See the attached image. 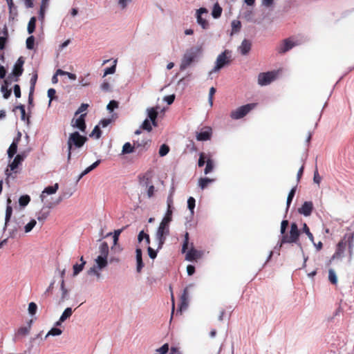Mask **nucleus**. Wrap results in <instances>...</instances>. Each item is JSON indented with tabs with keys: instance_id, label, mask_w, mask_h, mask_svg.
I'll return each instance as SVG.
<instances>
[{
	"instance_id": "13",
	"label": "nucleus",
	"mask_w": 354,
	"mask_h": 354,
	"mask_svg": "<svg viewBox=\"0 0 354 354\" xmlns=\"http://www.w3.org/2000/svg\"><path fill=\"white\" fill-rule=\"evenodd\" d=\"M189 303V297L188 294V288H185L184 289L183 293L180 297V304L179 307V310L180 312L185 311L187 310Z\"/></svg>"
},
{
	"instance_id": "32",
	"label": "nucleus",
	"mask_w": 354,
	"mask_h": 354,
	"mask_svg": "<svg viewBox=\"0 0 354 354\" xmlns=\"http://www.w3.org/2000/svg\"><path fill=\"white\" fill-rule=\"evenodd\" d=\"M62 333V330L58 328H51L45 335L44 339H46L49 336H58Z\"/></svg>"
},
{
	"instance_id": "55",
	"label": "nucleus",
	"mask_w": 354,
	"mask_h": 354,
	"mask_svg": "<svg viewBox=\"0 0 354 354\" xmlns=\"http://www.w3.org/2000/svg\"><path fill=\"white\" fill-rule=\"evenodd\" d=\"M118 107V102L115 100H111L109 102V103L107 104L106 109L109 112L113 111L115 109H117Z\"/></svg>"
},
{
	"instance_id": "26",
	"label": "nucleus",
	"mask_w": 354,
	"mask_h": 354,
	"mask_svg": "<svg viewBox=\"0 0 354 354\" xmlns=\"http://www.w3.org/2000/svg\"><path fill=\"white\" fill-rule=\"evenodd\" d=\"M30 330V323L28 326H23L19 328L16 333V338L26 337L29 334Z\"/></svg>"
},
{
	"instance_id": "16",
	"label": "nucleus",
	"mask_w": 354,
	"mask_h": 354,
	"mask_svg": "<svg viewBox=\"0 0 354 354\" xmlns=\"http://www.w3.org/2000/svg\"><path fill=\"white\" fill-rule=\"evenodd\" d=\"M208 15V10L205 8H201L196 12L197 22H206V17Z\"/></svg>"
},
{
	"instance_id": "11",
	"label": "nucleus",
	"mask_w": 354,
	"mask_h": 354,
	"mask_svg": "<svg viewBox=\"0 0 354 354\" xmlns=\"http://www.w3.org/2000/svg\"><path fill=\"white\" fill-rule=\"evenodd\" d=\"M296 44L290 39H285L282 43L277 47V51L280 54H283L288 50H291Z\"/></svg>"
},
{
	"instance_id": "23",
	"label": "nucleus",
	"mask_w": 354,
	"mask_h": 354,
	"mask_svg": "<svg viewBox=\"0 0 354 354\" xmlns=\"http://www.w3.org/2000/svg\"><path fill=\"white\" fill-rule=\"evenodd\" d=\"M24 154H17L12 163L10 165V169L14 171L15 169H17L18 165L24 160Z\"/></svg>"
},
{
	"instance_id": "64",
	"label": "nucleus",
	"mask_w": 354,
	"mask_h": 354,
	"mask_svg": "<svg viewBox=\"0 0 354 354\" xmlns=\"http://www.w3.org/2000/svg\"><path fill=\"white\" fill-rule=\"evenodd\" d=\"M147 250H148V254L151 259H153L156 257L157 252L156 250H154L151 247H149Z\"/></svg>"
},
{
	"instance_id": "49",
	"label": "nucleus",
	"mask_w": 354,
	"mask_h": 354,
	"mask_svg": "<svg viewBox=\"0 0 354 354\" xmlns=\"http://www.w3.org/2000/svg\"><path fill=\"white\" fill-rule=\"evenodd\" d=\"M89 74H87L85 77H80L79 82L82 86H88L90 85V81L88 79Z\"/></svg>"
},
{
	"instance_id": "63",
	"label": "nucleus",
	"mask_w": 354,
	"mask_h": 354,
	"mask_svg": "<svg viewBox=\"0 0 354 354\" xmlns=\"http://www.w3.org/2000/svg\"><path fill=\"white\" fill-rule=\"evenodd\" d=\"M132 0H118V5L120 8H126Z\"/></svg>"
},
{
	"instance_id": "10",
	"label": "nucleus",
	"mask_w": 354,
	"mask_h": 354,
	"mask_svg": "<svg viewBox=\"0 0 354 354\" xmlns=\"http://www.w3.org/2000/svg\"><path fill=\"white\" fill-rule=\"evenodd\" d=\"M24 64V60L23 57H19L17 61L15 62L12 71L11 73V75L15 76L16 79L15 81L18 80V77L21 75L23 73V65Z\"/></svg>"
},
{
	"instance_id": "25",
	"label": "nucleus",
	"mask_w": 354,
	"mask_h": 354,
	"mask_svg": "<svg viewBox=\"0 0 354 354\" xmlns=\"http://www.w3.org/2000/svg\"><path fill=\"white\" fill-rule=\"evenodd\" d=\"M95 266L98 267V269H104L108 265L107 257H97L95 260Z\"/></svg>"
},
{
	"instance_id": "31",
	"label": "nucleus",
	"mask_w": 354,
	"mask_h": 354,
	"mask_svg": "<svg viewBox=\"0 0 354 354\" xmlns=\"http://www.w3.org/2000/svg\"><path fill=\"white\" fill-rule=\"evenodd\" d=\"M214 181V179H210L208 178H201L198 180V186L201 187V189H204L206 188L208 185Z\"/></svg>"
},
{
	"instance_id": "48",
	"label": "nucleus",
	"mask_w": 354,
	"mask_h": 354,
	"mask_svg": "<svg viewBox=\"0 0 354 354\" xmlns=\"http://www.w3.org/2000/svg\"><path fill=\"white\" fill-rule=\"evenodd\" d=\"M26 48L28 50H32L34 48V44H35V37L33 36H30L27 38L26 41Z\"/></svg>"
},
{
	"instance_id": "18",
	"label": "nucleus",
	"mask_w": 354,
	"mask_h": 354,
	"mask_svg": "<svg viewBox=\"0 0 354 354\" xmlns=\"http://www.w3.org/2000/svg\"><path fill=\"white\" fill-rule=\"evenodd\" d=\"M60 290H61L62 294H61V297H60V299L59 301V304H61L69 299V292H68V290L65 287L64 279H62L61 281Z\"/></svg>"
},
{
	"instance_id": "20",
	"label": "nucleus",
	"mask_w": 354,
	"mask_h": 354,
	"mask_svg": "<svg viewBox=\"0 0 354 354\" xmlns=\"http://www.w3.org/2000/svg\"><path fill=\"white\" fill-rule=\"evenodd\" d=\"M136 258L137 262L136 270L138 272H140L142 268L144 267V264L142 259V250L140 248H137L136 250Z\"/></svg>"
},
{
	"instance_id": "22",
	"label": "nucleus",
	"mask_w": 354,
	"mask_h": 354,
	"mask_svg": "<svg viewBox=\"0 0 354 354\" xmlns=\"http://www.w3.org/2000/svg\"><path fill=\"white\" fill-rule=\"evenodd\" d=\"M346 248V243L343 241H340L337 245V248L332 259L340 258L342 257Z\"/></svg>"
},
{
	"instance_id": "30",
	"label": "nucleus",
	"mask_w": 354,
	"mask_h": 354,
	"mask_svg": "<svg viewBox=\"0 0 354 354\" xmlns=\"http://www.w3.org/2000/svg\"><path fill=\"white\" fill-rule=\"evenodd\" d=\"M135 148H136V147L134 145H132L130 142H126L122 147V153H131L133 152Z\"/></svg>"
},
{
	"instance_id": "21",
	"label": "nucleus",
	"mask_w": 354,
	"mask_h": 354,
	"mask_svg": "<svg viewBox=\"0 0 354 354\" xmlns=\"http://www.w3.org/2000/svg\"><path fill=\"white\" fill-rule=\"evenodd\" d=\"M10 77L8 76L6 80H4L3 84L1 86V92L3 93V96L5 99H8L10 94H11V90L8 89V79Z\"/></svg>"
},
{
	"instance_id": "12",
	"label": "nucleus",
	"mask_w": 354,
	"mask_h": 354,
	"mask_svg": "<svg viewBox=\"0 0 354 354\" xmlns=\"http://www.w3.org/2000/svg\"><path fill=\"white\" fill-rule=\"evenodd\" d=\"M158 106L149 107L146 109L147 118L151 122L153 126H157L156 118L158 114Z\"/></svg>"
},
{
	"instance_id": "53",
	"label": "nucleus",
	"mask_w": 354,
	"mask_h": 354,
	"mask_svg": "<svg viewBox=\"0 0 354 354\" xmlns=\"http://www.w3.org/2000/svg\"><path fill=\"white\" fill-rule=\"evenodd\" d=\"M115 68H116V60L114 61L113 66L106 68L104 70V76H106L110 74H113L115 72Z\"/></svg>"
},
{
	"instance_id": "45",
	"label": "nucleus",
	"mask_w": 354,
	"mask_h": 354,
	"mask_svg": "<svg viewBox=\"0 0 354 354\" xmlns=\"http://www.w3.org/2000/svg\"><path fill=\"white\" fill-rule=\"evenodd\" d=\"M169 351L168 344H163L160 348L156 350L154 354H167Z\"/></svg>"
},
{
	"instance_id": "8",
	"label": "nucleus",
	"mask_w": 354,
	"mask_h": 354,
	"mask_svg": "<svg viewBox=\"0 0 354 354\" xmlns=\"http://www.w3.org/2000/svg\"><path fill=\"white\" fill-rule=\"evenodd\" d=\"M256 106V104H247L241 106L235 110H233L230 113V117L233 120H239L245 117L249 112L254 109Z\"/></svg>"
},
{
	"instance_id": "24",
	"label": "nucleus",
	"mask_w": 354,
	"mask_h": 354,
	"mask_svg": "<svg viewBox=\"0 0 354 354\" xmlns=\"http://www.w3.org/2000/svg\"><path fill=\"white\" fill-rule=\"evenodd\" d=\"M239 48L240 50L241 53L245 55L248 54L250 50L251 43L248 40L244 39Z\"/></svg>"
},
{
	"instance_id": "60",
	"label": "nucleus",
	"mask_w": 354,
	"mask_h": 354,
	"mask_svg": "<svg viewBox=\"0 0 354 354\" xmlns=\"http://www.w3.org/2000/svg\"><path fill=\"white\" fill-rule=\"evenodd\" d=\"M100 161H101L100 160H97V161L93 162L91 165H90L89 167L86 168L85 169L86 172H87L88 174L90 171H91L95 168H96L99 165V164L100 163Z\"/></svg>"
},
{
	"instance_id": "59",
	"label": "nucleus",
	"mask_w": 354,
	"mask_h": 354,
	"mask_svg": "<svg viewBox=\"0 0 354 354\" xmlns=\"http://www.w3.org/2000/svg\"><path fill=\"white\" fill-rule=\"evenodd\" d=\"M241 28V24H232L231 35L238 32Z\"/></svg>"
},
{
	"instance_id": "52",
	"label": "nucleus",
	"mask_w": 354,
	"mask_h": 354,
	"mask_svg": "<svg viewBox=\"0 0 354 354\" xmlns=\"http://www.w3.org/2000/svg\"><path fill=\"white\" fill-rule=\"evenodd\" d=\"M215 93H216V89L214 87H211L209 88V95H208V102H209L210 107H212L213 106V97H214V95L215 94Z\"/></svg>"
},
{
	"instance_id": "54",
	"label": "nucleus",
	"mask_w": 354,
	"mask_h": 354,
	"mask_svg": "<svg viewBox=\"0 0 354 354\" xmlns=\"http://www.w3.org/2000/svg\"><path fill=\"white\" fill-rule=\"evenodd\" d=\"M91 137L95 136L97 139L100 138L101 136V131L99 126H95L93 129L91 133L90 134Z\"/></svg>"
},
{
	"instance_id": "19",
	"label": "nucleus",
	"mask_w": 354,
	"mask_h": 354,
	"mask_svg": "<svg viewBox=\"0 0 354 354\" xmlns=\"http://www.w3.org/2000/svg\"><path fill=\"white\" fill-rule=\"evenodd\" d=\"M211 134L212 129L210 128H208L207 129L202 131L200 133H198L196 136V138L198 140L201 141L208 140L211 138Z\"/></svg>"
},
{
	"instance_id": "9",
	"label": "nucleus",
	"mask_w": 354,
	"mask_h": 354,
	"mask_svg": "<svg viewBox=\"0 0 354 354\" xmlns=\"http://www.w3.org/2000/svg\"><path fill=\"white\" fill-rule=\"evenodd\" d=\"M86 114H82L77 118H73L71 120V125L73 128L78 129L80 131L84 133L86 131L85 117Z\"/></svg>"
},
{
	"instance_id": "14",
	"label": "nucleus",
	"mask_w": 354,
	"mask_h": 354,
	"mask_svg": "<svg viewBox=\"0 0 354 354\" xmlns=\"http://www.w3.org/2000/svg\"><path fill=\"white\" fill-rule=\"evenodd\" d=\"M203 254V252L200 250L194 249L193 247L187 251L185 256V259L189 261H192L200 259Z\"/></svg>"
},
{
	"instance_id": "33",
	"label": "nucleus",
	"mask_w": 354,
	"mask_h": 354,
	"mask_svg": "<svg viewBox=\"0 0 354 354\" xmlns=\"http://www.w3.org/2000/svg\"><path fill=\"white\" fill-rule=\"evenodd\" d=\"M73 314V310L71 308H66L60 316V321L64 322L69 318Z\"/></svg>"
},
{
	"instance_id": "44",
	"label": "nucleus",
	"mask_w": 354,
	"mask_h": 354,
	"mask_svg": "<svg viewBox=\"0 0 354 354\" xmlns=\"http://www.w3.org/2000/svg\"><path fill=\"white\" fill-rule=\"evenodd\" d=\"M49 0H41V7H40V12L39 15L41 16V19H43L44 12L46 9L48 7Z\"/></svg>"
},
{
	"instance_id": "61",
	"label": "nucleus",
	"mask_w": 354,
	"mask_h": 354,
	"mask_svg": "<svg viewBox=\"0 0 354 354\" xmlns=\"http://www.w3.org/2000/svg\"><path fill=\"white\" fill-rule=\"evenodd\" d=\"M48 215V212H40L38 215H37V220L41 223V224L43 223V222L44 221V220L47 218Z\"/></svg>"
},
{
	"instance_id": "34",
	"label": "nucleus",
	"mask_w": 354,
	"mask_h": 354,
	"mask_svg": "<svg viewBox=\"0 0 354 354\" xmlns=\"http://www.w3.org/2000/svg\"><path fill=\"white\" fill-rule=\"evenodd\" d=\"M222 12V8L218 3H215L212 12V15L214 18L217 19L219 17Z\"/></svg>"
},
{
	"instance_id": "5",
	"label": "nucleus",
	"mask_w": 354,
	"mask_h": 354,
	"mask_svg": "<svg viewBox=\"0 0 354 354\" xmlns=\"http://www.w3.org/2000/svg\"><path fill=\"white\" fill-rule=\"evenodd\" d=\"M231 52L228 50H225L219 54L216 59L214 66L209 72V76L212 75L213 73L219 72L224 66L230 64L231 62Z\"/></svg>"
},
{
	"instance_id": "39",
	"label": "nucleus",
	"mask_w": 354,
	"mask_h": 354,
	"mask_svg": "<svg viewBox=\"0 0 354 354\" xmlns=\"http://www.w3.org/2000/svg\"><path fill=\"white\" fill-rule=\"evenodd\" d=\"M328 279L333 284L337 283V277L333 269H329L328 270Z\"/></svg>"
},
{
	"instance_id": "4",
	"label": "nucleus",
	"mask_w": 354,
	"mask_h": 354,
	"mask_svg": "<svg viewBox=\"0 0 354 354\" xmlns=\"http://www.w3.org/2000/svg\"><path fill=\"white\" fill-rule=\"evenodd\" d=\"M59 189V185L58 183H55L53 186H48L42 191L41 194H40V199L41 202L44 204V205L50 209L53 207L55 205H58L61 201H62L64 195L63 196H59L54 203L49 202L48 200H46L47 195H52L57 192V191Z\"/></svg>"
},
{
	"instance_id": "17",
	"label": "nucleus",
	"mask_w": 354,
	"mask_h": 354,
	"mask_svg": "<svg viewBox=\"0 0 354 354\" xmlns=\"http://www.w3.org/2000/svg\"><path fill=\"white\" fill-rule=\"evenodd\" d=\"M11 203V200L10 198H8L7 200V207H6V216H5V225H4V227H3V230H6V227H7V225H8V223L12 216V207L10 205Z\"/></svg>"
},
{
	"instance_id": "46",
	"label": "nucleus",
	"mask_w": 354,
	"mask_h": 354,
	"mask_svg": "<svg viewBox=\"0 0 354 354\" xmlns=\"http://www.w3.org/2000/svg\"><path fill=\"white\" fill-rule=\"evenodd\" d=\"M37 221L35 219H32L28 223H27L24 227V230L26 233L30 232L33 227L36 225Z\"/></svg>"
},
{
	"instance_id": "43",
	"label": "nucleus",
	"mask_w": 354,
	"mask_h": 354,
	"mask_svg": "<svg viewBox=\"0 0 354 354\" xmlns=\"http://www.w3.org/2000/svg\"><path fill=\"white\" fill-rule=\"evenodd\" d=\"M214 168L213 161L211 159H208L206 161V166L204 170L205 174H208L212 172Z\"/></svg>"
},
{
	"instance_id": "41",
	"label": "nucleus",
	"mask_w": 354,
	"mask_h": 354,
	"mask_svg": "<svg viewBox=\"0 0 354 354\" xmlns=\"http://www.w3.org/2000/svg\"><path fill=\"white\" fill-rule=\"evenodd\" d=\"M295 192H296V187H294L292 188V189L290 190V192H289V194L288 195L287 201H286V205H287L286 209L287 210L290 207V203L292 201V198L295 196Z\"/></svg>"
},
{
	"instance_id": "42",
	"label": "nucleus",
	"mask_w": 354,
	"mask_h": 354,
	"mask_svg": "<svg viewBox=\"0 0 354 354\" xmlns=\"http://www.w3.org/2000/svg\"><path fill=\"white\" fill-rule=\"evenodd\" d=\"M30 201V196L28 195H24V196H21L19 198V203L20 206L25 207L29 203Z\"/></svg>"
},
{
	"instance_id": "51",
	"label": "nucleus",
	"mask_w": 354,
	"mask_h": 354,
	"mask_svg": "<svg viewBox=\"0 0 354 354\" xmlns=\"http://www.w3.org/2000/svg\"><path fill=\"white\" fill-rule=\"evenodd\" d=\"M169 151V147L166 145H162L159 149V155L162 157L166 156Z\"/></svg>"
},
{
	"instance_id": "15",
	"label": "nucleus",
	"mask_w": 354,
	"mask_h": 354,
	"mask_svg": "<svg viewBox=\"0 0 354 354\" xmlns=\"http://www.w3.org/2000/svg\"><path fill=\"white\" fill-rule=\"evenodd\" d=\"M313 209V204L311 201H306L304 203L302 206L299 208L298 212L299 214L308 216L311 214Z\"/></svg>"
},
{
	"instance_id": "28",
	"label": "nucleus",
	"mask_w": 354,
	"mask_h": 354,
	"mask_svg": "<svg viewBox=\"0 0 354 354\" xmlns=\"http://www.w3.org/2000/svg\"><path fill=\"white\" fill-rule=\"evenodd\" d=\"M172 213L173 207L169 208L167 207V211L161 222L169 224L170 222L172 221Z\"/></svg>"
},
{
	"instance_id": "27",
	"label": "nucleus",
	"mask_w": 354,
	"mask_h": 354,
	"mask_svg": "<svg viewBox=\"0 0 354 354\" xmlns=\"http://www.w3.org/2000/svg\"><path fill=\"white\" fill-rule=\"evenodd\" d=\"M99 253L98 256L108 257L109 254V245L106 242L102 243L99 246Z\"/></svg>"
},
{
	"instance_id": "3",
	"label": "nucleus",
	"mask_w": 354,
	"mask_h": 354,
	"mask_svg": "<svg viewBox=\"0 0 354 354\" xmlns=\"http://www.w3.org/2000/svg\"><path fill=\"white\" fill-rule=\"evenodd\" d=\"M86 141L87 137L80 135L77 131L70 133L67 140L68 160L71 159L73 151L80 149Z\"/></svg>"
},
{
	"instance_id": "7",
	"label": "nucleus",
	"mask_w": 354,
	"mask_h": 354,
	"mask_svg": "<svg viewBox=\"0 0 354 354\" xmlns=\"http://www.w3.org/2000/svg\"><path fill=\"white\" fill-rule=\"evenodd\" d=\"M280 71H272L266 73H261L258 75V84L261 86H267L277 79Z\"/></svg>"
},
{
	"instance_id": "2",
	"label": "nucleus",
	"mask_w": 354,
	"mask_h": 354,
	"mask_svg": "<svg viewBox=\"0 0 354 354\" xmlns=\"http://www.w3.org/2000/svg\"><path fill=\"white\" fill-rule=\"evenodd\" d=\"M202 53L203 48L200 46H193L187 49L181 59L180 64V71L185 70L193 62H196L198 58L202 55Z\"/></svg>"
},
{
	"instance_id": "47",
	"label": "nucleus",
	"mask_w": 354,
	"mask_h": 354,
	"mask_svg": "<svg viewBox=\"0 0 354 354\" xmlns=\"http://www.w3.org/2000/svg\"><path fill=\"white\" fill-rule=\"evenodd\" d=\"M143 239H145L146 243L147 244L150 242L149 236L147 234H145L144 231L140 232L138 236V240L139 242H141Z\"/></svg>"
},
{
	"instance_id": "38",
	"label": "nucleus",
	"mask_w": 354,
	"mask_h": 354,
	"mask_svg": "<svg viewBox=\"0 0 354 354\" xmlns=\"http://www.w3.org/2000/svg\"><path fill=\"white\" fill-rule=\"evenodd\" d=\"M17 144L13 142L10 147L8 148V156L10 158H12L14 155L17 152Z\"/></svg>"
},
{
	"instance_id": "62",
	"label": "nucleus",
	"mask_w": 354,
	"mask_h": 354,
	"mask_svg": "<svg viewBox=\"0 0 354 354\" xmlns=\"http://www.w3.org/2000/svg\"><path fill=\"white\" fill-rule=\"evenodd\" d=\"M123 229L117 230L114 232L113 234V243L114 245H116L118 241V237L121 232H122Z\"/></svg>"
},
{
	"instance_id": "57",
	"label": "nucleus",
	"mask_w": 354,
	"mask_h": 354,
	"mask_svg": "<svg viewBox=\"0 0 354 354\" xmlns=\"http://www.w3.org/2000/svg\"><path fill=\"white\" fill-rule=\"evenodd\" d=\"M56 91L54 88L48 90V97H49L48 106H50L52 100L55 98Z\"/></svg>"
},
{
	"instance_id": "29",
	"label": "nucleus",
	"mask_w": 354,
	"mask_h": 354,
	"mask_svg": "<svg viewBox=\"0 0 354 354\" xmlns=\"http://www.w3.org/2000/svg\"><path fill=\"white\" fill-rule=\"evenodd\" d=\"M81 263H76L73 266V276L77 275L84 268L86 261H84L83 257L80 258Z\"/></svg>"
},
{
	"instance_id": "50",
	"label": "nucleus",
	"mask_w": 354,
	"mask_h": 354,
	"mask_svg": "<svg viewBox=\"0 0 354 354\" xmlns=\"http://www.w3.org/2000/svg\"><path fill=\"white\" fill-rule=\"evenodd\" d=\"M302 231L308 236V237L309 238L310 241L312 243H313V239H314L313 235L310 232V230H309L308 227L307 226V225L306 223L303 224Z\"/></svg>"
},
{
	"instance_id": "37",
	"label": "nucleus",
	"mask_w": 354,
	"mask_h": 354,
	"mask_svg": "<svg viewBox=\"0 0 354 354\" xmlns=\"http://www.w3.org/2000/svg\"><path fill=\"white\" fill-rule=\"evenodd\" d=\"M140 128L150 132L152 130L151 122L148 118H146L142 123Z\"/></svg>"
},
{
	"instance_id": "56",
	"label": "nucleus",
	"mask_w": 354,
	"mask_h": 354,
	"mask_svg": "<svg viewBox=\"0 0 354 354\" xmlns=\"http://www.w3.org/2000/svg\"><path fill=\"white\" fill-rule=\"evenodd\" d=\"M37 310V306L34 302H30L28 305V313L31 315H34Z\"/></svg>"
},
{
	"instance_id": "36",
	"label": "nucleus",
	"mask_w": 354,
	"mask_h": 354,
	"mask_svg": "<svg viewBox=\"0 0 354 354\" xmlns=\"http://www.w3.org/2000/svg\"><path fill=\"white\" fill-rule=\"evenodd\" d=\"M195 203H196V201H195L194 198H193L192 196H190L187 199V207L191 213V215H193L194 213Z\"/></svg>"
},
{
	"instance_id": "6",
	"label": "nucleus",
	"mask_w": 354,
	"mask_h": 354,
	"mask_svg": "<svg viewBox=\"0 0 354 354\" xmlns=\"http://www.w3.org/2000/svg\"><path fill=\"white\" fill-rule=\"evenodd\" d=\"M169 235V224L160 222L156 232V241L157 242V250L161 249Z\"/></svg>"
},
{
	"instance_id": "40",
	"label": "nucleus",
	"mask_w": 354,
	"mask_h": 354,
	"mask_svg": "<svg viewBox=\"0 0 354 354\" xmlns=\"http://www.w3.org/2000/svg\"><path fill=\"white\" fill-rule=\"evenodd\" d=\"M57 75H67V77L71 80H75L77 78L75 74L62 71V69L57 70Z\"/></svg>"
},
{
	"instance_id": "35",
	"label": "nucleus",
	"mask_w": 354,
	"mask_h": 354,
	"mask_svg": "<svg viewBox=\"0 0 354 354\" xmlns=\"http://www.w3.org/2000/svg\"><path fill=\"white\" fill-rule=\"evenodd\" d=\"M101 270L102 269H98V267L95 265L93 267H91L88 270L87 272H88V274H89V275H95L97 278H100L101 277V274H100V270Z\"/></svg>"
},
{
	"instance_id": "1",
	"label": "nucleus",
	"mask_w": 354,
	"mask_h": 354,
	"mask_svg": "<svg viewBox=\"0 0 354 354\" xmlns=\"http://www.w3.org/2000/svg\"><path fill=\"white\" fill-rule=\"evenodd\" d=\"M288 225L287 220H283L281 223L280 233L281 234V239L280 241V247L285 243H296L299 248V250L304 257L303 268L306 267L308 257H306L301 244L299 242V237L300 232L298 229L297 225L295 223H291L290 230L288 234H286V230Z\"/></svg>"
},
{
	"instance_id": "58",
	"label": "nucleus",
	"mask_w": 354,
	"mask_h": 354,
	"mask_svg": "<svg viewBox=\"0 0 354 354\" xmlns=\"http://www.w3.org/2000/svg\"><path fill=\"white\" fill-rule=\"evenodd\" d=\"M188 243H189V234L188 232H186L185 234V240L182 248V252L184 253L186 252L187 247H188Z\"/></svg>"
}]
</instances>
